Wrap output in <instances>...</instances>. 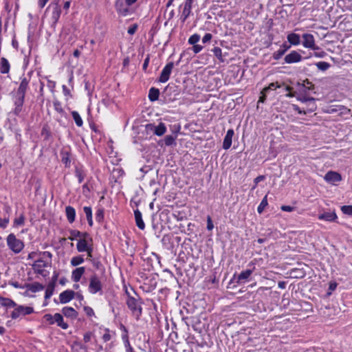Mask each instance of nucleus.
Listing matches in <instances>:
<instances>
[{"mask_svg":"<svg viewBox=\"0 0 352 352\" xmlns=\"http://www.w3.org/2000/svg\"><path fill=\"white\" fill-rule=\"evenodd\" d=\"M52 258V254L50 252H43L41 253V258L35 261L32 265L35 272L43 274L44 269L50 266Z\"/></svg>","mask_w":352,"mask_h":352,"instance_id":"1","label":"nucleus"},{"mask_svg":"<svg viewBox=\"0 0 352 352\" xmlns=\"http://www.w3.org/2000/svg\"><path fill=\"white\" fill-rule=\"evenodd\" d=\"M177 138V135L173 136V135H166L164 138V144L166 146H172L173 144H175V140Z\"/></svg>","mask_w":352,"mask_h":352,"instance_id":"34","label":"nucleus"},{"mask_svg":"<svg viewBox=\"0 0 352 352\" xmlns=\"http://www.w3.org/2000/svg\"><path fill=\"white\" fill-rule=\"evenodd\" d=\"M147 132H153L157 136L163 135L166 131V127L164 123L160 122L157 126L154 124H147L145 126Z\"/></svg>","mask_w":352,"mask_h":352,"instance_id":"6","label":"nucleus"},{"mask_svg":"<svg viewBox=\"0 0 352 352\" xmlns=\"http://www.w3.org/2000/svg\"><path fill=\"white\" fill-rule=\"evenodd\" d=\"M43 318L49 324H54L56 323V324L63 329H67L69 327L67 323L64 322L63 316L58 313H56L54 315L47 314L44 315Z\"/></svg>","mask_w":352,"mask_h":352,"instance_id":"2","label":"nucleus"},{"mask_svg":"<svg viewBox=\"0 0 352 352\" xmlns=\"http://www.w3.org/2000/svg\"><path fill=\"white\" fill-rule=\"evenodd\" d=\"M314 56L316 57V58H324L327 56V53L323 51V50H318L317 52H314V54H313Z\"/></svg>","mask_w":352,"mask_h":352,"instance_id":"50","label":"nucleus"},{"mask_svg":"<svg viewBox=\"0 0 352 352\" xmlns=\"http://www.w3.org/2000/svg\"><path fill=\"white\" fill-rule=\"evenodd\" d=\"M53 105L56 111H57L60 114H63L65 113L64 109L62 107L61 102L57 100H55L53 102Z\"/></svg>","mask_w":352,"mask_h":352,"instance_id":"35","label":"nucleus"},{"mask_svg":"<svg viewBox=\"0 0 352 352\" xmlns=\"http://www.w3.org/2000/svg\"><path fill=\"white\" fill-rule=\"evenodd\" d=\"M267 195H265L257 208L258 212L259 213L262 212L263 210H264V208L267 206Z\"/></svg>","mask_w":352,"mask_h":352,"instance_id":"39","label":"nucleus"},{"mask_svg":"<svg viewBox=\"0 0 352 352\" xmlns=\"http://www.w3.org/2000/svg\"><path fill=\"white\" fill-rule=\"evenodd\" d=\"M302 38V44L305 48L311 49L313 50H319V47L316 45L315 38L311 34H303Z\"/></svg>","mask_w":352,"mask_h":352,"instance_id":"8","label":"nucleus"},{"mask_svg":"<svg viewBox=\"0 0 352 352\" xmlns=\"http://www.w3.org/2000/svg\"><path fill=\"white\" fill-rule=\"evenodd\" d=\"M125 4L126 3L124 0H116L115 3V7L118 13L124 16L129 12V9Z\"/></svg>","mask_w":352,"mask_h":352,"instance_id":"13","label":"nucleus"},{"mask_svg":"<svg viewBox=\"0 0 352 352\" xmlns=\"http://www.w3.org/2000/svg\"><path fill=\"white\" fill-rule=\"evenodd\" d=\"M280 208L282 210L286 212H292L294 210V208L290 206H282Z\"/></svg>","mask_w":352,"mask_h":352,"instance_id":"61","label":"nucleus"},{"mask_svg":"<svg viewBox=\"0 0 352 352\" xmlns=\"http://www.w3.org/2000/svg\"><path fill=\"white\" fill-rule=\"evenodd\" d=\"M264 179H265V177H264L263 175H259V176L256 177L254 179V183H255V185H254V186L253 187V188H254L256 186V185L258 184V183H259L260 182L263 181Z\"/></svg>","mask_w":352,"mask_h":352,"instance_id":"60","label":"nucleus"},{"mask_svg":"<svg viewBox=\"0 0 352 352\" xmlns=\"http://www.w3.org/2000/svg\"><path fill=\"white\" fill-rule=\"evenodd\" d=\"M25 288H27L28 291L36 293L43 290L44 286L39 283L34 282L33 283L25 284Z\"/></svg>","mask_w":352,"mask_h":352,"instance_id":"22","label":"nucleus"},{"mask_svg":"<svg viewBox=\"0 0 352 352\" xmlns=\"http://www.w3.org/2000/svg\"><path fill=\"white\" fill-rule=\"evenodd\" d=\"M126 305L137 318L140 316L142 314V307L135 298L129 296L126 300Z\"/></svg>","mask_w":352,"mask_h":352,"instance_id":"7","label":"nucleus"},{"mask_svg":"<svg viewBox=\"0 0 352 352\" xmlns=\"http://www.w3.org/2000/svg\"><path fill=\"white\" fill-rule=\"evenodd\" d=\"M48 8L52 9V20L53 23L55 24L58 22V21L60 18V13H61L60 7L58 3H52L49 6Z\"/></svg>","mask_w":352,"mask_h":352,"instance_id":"15","label":"nucleus"},{"mask_svg":"<svg viewBox=\"0 0 352 352\" xmlns=\"http://www.w3.org/2000/svg\"><path fill=\"white\" fill-rule=\"evenodd\" d=\"M190 13H191V8L184 6L183 11H182V16H181L182 22H184L188 19V17L190 16Z\"/></svg>","mask_w":352,"mask_h":352,"instance_id":"36","label":"nucleus"},{"mask_svg":"<svg viewBox=\"0 0 352 352\" xmlns=\"http://www.w3.org/2000/svg\"><path fill=\"white\" fill-rule=\"evenodd\" d=\"M160 96V91L158 89L152 87L149 90L148 98L151 101H155L158 99Z\"/></svg>","mask_w":352,"mask_h":352,"instance_id":"26","label":"nucleus"},{"mask_svg":"<svg viewBox=\"0 0 352 352\" xmlns=\"http://www.w3.org/2000/svg\"><path fill=\"white\" fill-rule=\"evenodd\" d=\"M85 267H76L72 272V275H71L72 280L75 283L79 282L80 278H82V275L85 274Z\"/></svg>","mask_w":352,"mask_h":352,"instance_id":"18","label":"nucleus"},{"mask_svg":"<svg viewBox=\"0 0 352 352\" xmlns=\"http://www.w3.org/2000/svg\"><path fill=\"white\" fill-rule=\"evenodd\" d=\"M234 135V132L233 129H229L226 136L224 137L223 142V148L225 150H228L230 148L232 142V138Z\"/></svg>","mask_w":352,"mask_h":352,"instance_id":"19","label":"nucleus"},{"mask_svg":"<svg viewBox=\"0 0 352 352\" xmlns=\"http://www.w3.org/2000/svg\"><path fill=\"white\" fill-rule=\"evenodd\" d=\"M83 212L85 214L87 220H92V210L91 207H83Z\"/></svg>","mask_w":352,"mask_h":352,"instance_id":"38","label":"nucleus"},{"mask_svg":"<svg viewBox=\"0 0 352 352\" xmlns=\"http://www.w3.org/2000/svg\"><path fill=\"white\" fill-rule=\"evenodd\" d=\"M75 175L78 178V183H82L86 176V173L82 167H76Z\"/></svg>","mask_w":352,"mask_h":352,"instance_id":"25","label":"nucleus"},{"mask_svg":"<svg viewBox=\"0 0 352 352\" xmlns=\"http://www.w3.org/2000/svg\"><path fill=\"white\" fill-rule=\"evenodd\" d=\"M10 64L7 58L2 57L0 58V72L2 74H6L10 72Z\"/></svg>","mask_w":352,"mask_h":352,"instance_id":"21","label":"nucleus"},{"mask_svg":"<svg viewBox=\"0 0 352 352\" xmlns=\"http://www.w3.org/2000/svg\"><path fill=\"white\" fill-rule=\"evenodd\" d=\"M72 116L73 119L74 120L76 124L79 127L82 126L83 124V121H82L80 114L77 111H72Z\"/></svg>","mask_w":352,"mask_h":352,"instance_id":"29","label":"nucleus"},{"mask_svg":"<svg viewBox=\"0 0 352 352\" xmlns=\"http://www.w3.org/2000/svg\"><path fill=\"white\" fill-rule=\"evenodd\" d=\"M82 256H76L72 258L70 263L72 266L76 267L84 263Z\"/></svg>","mask_w":352,"mask_h":352,"instance_id":"30","label":"nucleus"},{"mask_svg":"<svg viewBox=\"0 0 352 352\" xmlns=\"http://www.w3.org/2000/svg\"><path fill=\"white\" fill-rule=\"evenodd\" d=\"M281 85L278 82H272L267 87H264L263 89L264 90V93H266V90H275L277 88L281 87Z\"/></svg>","mask_w":352,"mask_h":352,"instance_id":"37","label":"nucleus"},{"mask_svg":"<svg viewBox=\"0 0 352 352\" xmlns=\"http://www.w3.org/2000/svg\"><path fill=\"white\" fill-rule=\"evenodd\" d=\"M120 329L123 331L124 333L122 336V338L124 340V344L126 347L131 346L129 340V336H128V331L126 328L121 324Z\"/></svg>","mask_w":352,"mask_h":352,"instance_id":"28","label":"nucleus"},{"mask_svg":"<svg viewBox=\"0 0 352 352\" xmlns=\"http://www.w3.org/2000/svg\"><path fill=\"white\" fill-rule=\"evenodd\" d=\"M202 48H203V47H202V46H201V45L195 44V45H193L192 50H193V52H194L195 54H197V53H199V52H201V51Z\"/></svg>","mask_w":352,"mask_h":352,"instance_id":"58","label":"nucleus"},{"mask_svg":"<svg viewBox=\"0 0 352 352\" xmlns=\"http://www.w3.org/2000/svg\"><path fill=\"white\" fill-rule=\"evenodd\" d=\"M65 213L67 220H75L76 210L72 206H67L65 208Z\"/></svg>","mask_w":352,"mask_h":352,"instance_id":"27","label":"nucleus"},{"mask_svg":"<svg viewBox=\"0 0 352 352\" xmlns=\"http://www.w3.org/2000/svg\"><path fill=\"white\" fill-rule=\"evenodd\" d=\"M93 337L94 333L91 331H87L83 336V340L85 343L89 342L91 340Z\"/></svg>","mask_w":352,"mask_h":352,"instance_id":"46","label":"nucleus"},{"mask_svg":"<svg viewBox=\"0 0 352 352\" xmlns=\"http://www.w3.org/2000/svg\"><path fill=\"white\" fill-rule=\"evenodd\" d=\"M292 109L297 111L299 114H303L305 115L307 113V111L305 110H302L297 104H292Z\"/></svg>","mask_w":352,"mask_h":352,"instance_id":"52","label":"nucleus"},{"mask_svg":"<svg viewBox=\"0 0 352 352\" xmlns=\"http://www.w3.org/2000/svg\"><path fill=\"white\" fill-rule=\"evenodd\" d=\"M285 53V50H281V49H279L278 50L276 51L274 54H273V58L275 59V60H278L280 59L283 55Z\"/></svg>","mask_w":352,"mask_h":352,"instance_id":"43","label":"nucleus"},{"mask_svg":"<svg viewBox=\"0 0 352 352\" xmlns=\"http://www.w3.org/2000/svg\"><path fill=\"white\" fill-rule=\"evenodd\" d=\"M195 1V0H186L184 6L192 9V3Z\"/></svg>","mask_w":352,"mask_h":352,"instance_id":"64","label":"nucleus"},{"mask_svg":"<svg viewBox=\"0 0 352 352\" xmlns=\"http://www.w3.org/2000/svg\"><path fill=\"white\" fill-rule=\"evenodd\" d=\"M173 67H174L173 62H169L165 65V67L163 68V69L160 74V78H159V81L160 82L164 83V82H166L169 80L170 75L172 72Z\"/></svg>","mask_w":352,"mask_h":352,"instance_id":"9","label":"nucleus"},{"mask_svg":"<svg viewBox=\"0 0 352 352\" xmlns=\"http://www.w3.org/2000/svg\"><path fill=\"white\" fill-rule=\"evenodd\" d=\"M62 89H63V94L66 96H71V93H70V90L68 89V87L63 85L62 86Z\"/></svg>","mask_w":352,"mask_h":352,"instance_id":"57","label":"nucleus"},{"mask_svg":"<svg viewBox=\"0 0 352 352\" xmlns=\"http://www.w3.org/2000/svg\"><path fill=\"white\" fill-rule=\"evenodd\" d=\"M22 109H23V107H14V109L13 110V113L16 115V116H19L21 112L22 111Z\"/></svg>","mask_w":352,"mask_h":352,"instance_id":"63","label":"nucleus"},{"mask_svg":"<svg viewBox=\"0 0 352 352\" xmlns=\"http://www.w3.org/2000/svg\"><path fill=\"white\" fill-rule=\"evenodd\" d=\"M288 42L292 45H298L300 43V36L296 33H290L287 36Z\"/></svg>","mask_w":352,"mask_h":352,"instance_id":"24","label":"nucleus"},{"mask_svg":"<svg viewBox=\"0 0 352 352\" xmlns=\"http://www.w3.org/2000/svg\"><path fill=\"white\" fill-rule=\"evenodd\" d=\"M34 312V309L31 307L17 306L12 312V319H16L22 316L29 315Z\"/></svg>","mask_w":352,"mask_h":352,"instance_id":"5","label":"nucleus"},{"mask_svg":"<svg viewBox=\"0 0 352 352\" xmlns=\"http://www.w3.org/2000/svg\"><path fill=\"white\" fill-rule=\"evenodd\" d=\"M8 284L14 287V288H16V289H23V288H25V285H23L22 284H20L17 281L10 280V281H9Z\"/></svg>","mask_w":352,"mask_h":352,"instance_id":"47","label":"nucleus"},{"mask_svg":"<svg viewBox=\"0 0 352 352\" xmlns=\"http://www.w3.org/2000/svg\"><path fill=\"white\" fill-rule=\"evenodd\" d=\"M84 310H85L86 314L88 316H94V309L91 307H85Z\"/></svg>","mask_w":352,"mask_h":352,"instance_id":"53","label":"nucleus"},{"mask_svg":"<svg viewBox=\"0 0 352 352\" xmlns=\"http://www.w3.org/2000/svg\"><path fill=\"white\" fill-rule=\"evenodd\" d=\"M199 39H200V36L197 34H194L192 36H190V37L189 38L188 43L190 45H195L197 42H199Z\"/></svg>","mask_w":352,"mask_h":352,"instance_id":"40","label":"nucleus"},{"mask_svg":"<svg viewBox=\"0 0 352 352\" xmlns=\"http://www.w3.org/2000/svg\"><path fill=\"white\" fill-rule=\"evenodd\" d=\"M54 283H50L45 290V299H48L52 296L53 292H54Z\"/></svg>","mask_w":352,"mask_h":352,"instance_id":"33","label":"nucleus"},{"mask_svg":"<svg viewBox=\"0 0 352 352\" xmlns=\"http://www.w3.org/2000/svg\"><path fill=\"white\" fill-rule=\"evenodd\" d=\"M316 66L317 67V68L319 70L324 72L330 68L331 65L327 62L320 61V62L316 63Z\"/></svg>","mask_w":352,"mask_h":352,"instance_id":"31","label":"nucleus"},{"mask_svg":"<svg viewBox=\"0 0 352 352\" xmlns=\"http://www.w3.org/2000/svg\"><path fill=\"white\" fill-rule=\"evenodd\" d=\"M135 220H142V213L138 210L134 211Z\"/></svg>","mask_w":352,"mask_h":352,"instance_id":"62","label":"nucleus"},{"mask_svg":"<svg viewBox=\"0 0 352 352\" xmlns=\"http://www.w3.org/2000/svg\"><path fill=\"white\" fill-rule=\"evenodd\" d=\"M266 97H267L266 93H264V90L262 89V91H261V96L259 97L258 102L263 103L266 100Z\"/></svg>","mask_w":352,"mask_h":352,"instance_id":"55","label":"nucleus"},{"mask_svg":"<svg viewBox=\"0 0 352 352\" xmlns=\"http://www.w3.org/2000/svg\"><path fill=\"white\" fill-rule=\"evenodd\" d=\"M102 284L97 274H94L89 278L88 291L91 294H96L102 292Z\"/></svg>","mask_w":352,"mask_h":352,"instance_id":"3","label":"nucleus"},{"mask_svg":"<svg viewBox=\"0 0 352 352\" xmlns=\"http://www.w3.org/2000/svg\"><path fill=\"white\" fill-rule=\"evenodd\" d=\"M74 346H76L79 349V352H87V348L84 345L80 343H75Z\"/></svg>","mask_w":352,"mask_h":352,"instance_id":"56","label":"nucleus"},{"mask_svg":"<svg viewBox=\"0 0 352 352\" xmlns=\"http://www.w3.org/2000/svg\"><path fill=\"white\" fill-rule=\"evenodd\" d=\"M324 179L333 185H336L338 182H340L342 180V176L340 173L336 171H328L324 177Z\"/></svg>","mask_w":352,"mask_h":352,"instance_id":"11","label":"nucleus"},{"mask_svg":"<svg viewBox=\"0 0 352 352\" xmlns=\"http://www.w3.org/2000/svg\"><path fill=\"white\" fill-rule=\"evenodd\" d=\"M137 28H138V25H133V26L130 27L129 29H128V34L132 35L133 34L135 31L137 30Z\"/></svg>","mask_w":352,"mask_h":352,"instance_id":"59","label":"nucleus"},{"mask_svg":"<svg viewBox=\"0 0 352 352\" xmlns=\"http://www.w3.org/2000/svg\"><path fill=\"white\" fill-rule=\"evenodd\" d=\"M41 135L44 138L45 140H48L51 138L52 134L50 129V127L47 125H45L41 130Z\"/></svg>","mask_w":352,"mask_h":352,"instance_id":"32","label":"nucleus"},{"mask_svg":"<svg viewBox=\"0 0 352 352\" xmlns=\"http://www.w3.org/2000/svg\"><path fill=\"white\" fill-rule=\"evenodd\" d=\"M96 218L98 219H102L104 218V209L98 208L96 212Z\"/></svg>","mask_w":352,"mask_h":352,"instance_id":"51","label":"nucleus"},{"mask_svg":"<svg viewBox=\"0 0 352 352\" xmlns=\"http://www.w3.org/2000/svg\"><path fill=\"white\" fill-rule=\"evenodd\" d=\"M75 295V292L72 290H65L61 292L59 295L60 302L62 304H65L72 300Z\"/></svg>","mask_w":352,"mask_h":352,"instance_id":"17","label":"nucleus"},{"mask_svg":"<svg viewBox=\"0 0 352 352\" xmlns=\"http://www.w3.org/2000/svg\"><path fill=\"white\" fill-rule=\"evenodd\" d=\"M111 339L110 331L108 329H104V333L102 335V340L104 342L109 341Z\"/></svg>","mask_w":352,"mask_h":352,"instance_id":"48","label":"nucleus"},{"mask_svg":"<svg viewBox=\"0 0 352 352\" xmlns=\"http://www.w3.org/2000/svg\"><path fill=\"white\" fill-rule=\"evenodd\" d=\"M212 34L210 33H206L202 38V42L206 43L212 39Z\"/></svg>","mask_w":352,"mask_h":352,"instance_id":"54","label":"nucleus"},{"mask_svg":"<svg viewBox=\"0 0 352 352\" xmlns=\"http://www.w3.org/2000/svg\"><path fill=\"white\" fill-rule=\"evenodd\" d=\"M25 97L17 96L14 100V107H23L24 103Z\"/></svg>","mask_w":352,"mask_h":352,"instance_id":"42","label":"nucleus"},{"mask_svg":"<svg viewBox=\"0 0 352 352\" xmlns=\"http://www.w3.org/2000/svg\"><path fill=\"white\" fill-rule=\"evenodd\" d=\"M252 274V270H246L244 271H242L236 277V283H245L248 279L250 277V276Z\"/></svg>","mask_w":352,"mask_h":352,"instance_id":"20","label":"nucleus"},{"mask_svg":"<svg viewBox=\"0 0 352 352\" xmlns=\"http://www.w3.org/2000/svg\"><path fill=\"white\" fill-rule=\"evenodd\" d=\"M29 82L30 80L27 78L23 77L21 78V82L16 91L17 96H21L22 97L25 96V93L29 87Z\"/></svg>","mask_w":352,"mask_h":352,"instance_id":"14","label":"nucleus"},{"mask_svg":"<svg viewBox=\"0 0 352 352\" xmlns=\"http://www.w3.org/2000/svg\"><path fill=\"white\" fill-rule=\"evenodd\" d=\"M7 244L9 248L14 253H19L24 247L23 243L17 239L13 234H10L7 237Z\"/></svg>","mask_w":352,"mask_h":352,"instance_id":"4","label":"nucleus"},{"mask_svg":"<svg viewBox=\"0 0 352 352\" xmlns=\"http://www.w3.org/2000/svg\"><path fill=\"white\" fill-rule=\"evenodd\" d=\"M212 52L214 54V55L218 58L220 60H223V58H222V52H221V49L219 47H215L213 50H212Z\"/></svg>","mask_w":352,"mask_h":352,"instance_id":"41","label":"nucleus"},{"mask_svg":"<svg viewBox=\"0 0 352 352\" xmlns=\"http://www.w3.org/2000/svg\"><path fill=\"white\" fill-rule=\"evenodd\" d=\"M324 217L327 218V220H335L336 219H337V216L335 212H329V213L321 215L320 217V219H323Z\"/></svg>","mask_w":352,"mask_h":352,"instance_id":"45","label":"nucleus"},{"mask_svg":"<svg viewBox=\"0 0 352 352\" xmlns=\"http://www.w3.org/2000/svg\"><path fill=\"white\" fill-rule=\"evenodd\" d=\"M338 110H339L338 112H340V113L342 115H348L351 112V110L349 109L342 105L338 106Z\"/></svg>","mask_w":352,"mask_h":352,"instance_id":"44","label":"nucleus"},{"mask_svg":"<svg viewBox=\"0 0 352 352\" xmlns=\"http://www.w3.org/2000/svg\"><path fill=\"white\" fill-rule=\"evenodd\" d=\"M341 210L344 214H352V206H343Z\"/></svg>","mask_w":352,"mask_h":352,"instance_id":"49","label":"nucleus"},{"mask_svg":"<svg viewBox=\"0 0 352 352\" xmlns=\"http://www.w3.org/2000/svg\"><path fill=\"white\" fill-rule=\"evenodd\" d=\"M63 314L67 317L70 318H76L78 316L77 311L73 308L70 307H65L62 309Z\"/></svg>","mask_w":352,"mask_h":352,"instance_id":"23","label":"nucleus"},{"mask_svg":"<svg viewBox=\"0 0 352 352\" xmlns=\"http://www.w3.org/2000/svg\"><path fill=\"white\" fill-rule=\"evenodd\" d=\"M89 239L91 241V239L89 237V234L87 232H84L83 237L80 238L76 244V249L78 252H85L86 250H88L89 248H91L89 243Z\"/></svg>","mask_w":352,"mask_h":352,"instance_id":"10","label":"nucleus"},{"mask_svg":"<svg viewBox=\"0 0 352 352\" xmlns=\"http://www.w3.org/2000/svg\"><path fill=\"white\" fill-rule=\"evenodd\" d=\"M302 60V56L296 50L292 51L289 54H287L284 60L286 63L292 64L300 62Z\"/></svg>","mask_w":352,"mask_h":352,"instance_id":"12","label":"nucleus"},{"mask_svg":"<svg viewBox=\"0 0 352 352\" xmlns=\"http://www.w3.org/2000/svg\"><path fill=\"white\" fill-rule=\"evenodd\" d=\"M297 100L302 103L311 104V107L308 109L309 112H313L316 109V99L314 98L298 96Z\"/></svg>","mask_w":352,"mask_h":352,"instance_id":"16","label":"nucleus"}]
</instances>
